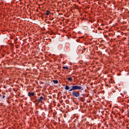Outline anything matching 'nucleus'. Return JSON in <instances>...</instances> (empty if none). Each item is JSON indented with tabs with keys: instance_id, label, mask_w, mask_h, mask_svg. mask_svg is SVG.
<instances>
[{
	"instance_id": "obj_3",
	"label": "nucleus",
	"mask_w": 129,
	"mask_h": 129,
	"mask_svg": "<svg viewBox=\"0 0 129 129\" xmlns=\"http://www.w3.org/2000/svg\"><path fill=\"white\" fill-rule=\"evenodd\" d=\"M43 100H44V98L43 97H40L39 98H38V102L42 103L43 102Z\"/></svg>"
},
{
	"instance_id": "obj_7",
	"label": "nucleus",
	"mask_w": 129,
	"mask_h": 129,
	"mask_svg": "<svg viewBox=\"0 0 129 129\" xmlns=\"http://www.w3.org/2000/svg\"><path fill=\"white\" fill-rule=\"evenodd\" d=\"M53 82L54 83V84H58V80H53Z\"/></svg>"
},
{
	"instance_id": "obj_10",
	"label": "nucleus",
	"mask_w": 129,
	"mask_h": 129,
	"mask_svg": "<svg viewBox=\"0 0 129 129\" xmlns=\"http://www.w3.org/2000/svg\"><path fill=\"white\" fill-rule=\"evenodd\" d=\"M5 97H6V96H3V98H5Z\"/></svg>"
},
{
	"instance_id": "obj_9",
	"label": "nucleus",
	"mask_w": 129,
	"mask_h": 129,
	"mask_svg": "<svg viewBox=\"0 0 129 129\" xmlns=\"http://www.w3.org/2000/svg\"><path fill=\"white\" fill-rule=\"evenodd\" d=\"M62 68H63V69H69V68H68L67 66L63 67Z\"/></svg>"
},
{
	"instance_id": "obj_5",
	"label": "nucleus",
	"mask_w": 129,
	"mask_h": 129,
	"mask_svg": "<svg viewBox=\"0 0 129 129\" xmlns=\"http://www.w3.org/2000/svg\"><path fill=\"white\" fill-rule=\"evenodd\" d=\"M67 79L70 81V82H72L73 81V79L72 77H68Z\"/></svg>"
},
{
	"instance_id": "obj_2",
	"label": "nucleus",
	"mask_w": 129,
	"mask_h": 129,
	"mask_svg": "<svg viewBox=\"0 0 129 129\" xmlns=\"http://www.w3.org/2000/svg\"><path fill=\"white\" fill-rule=\"evenodd\" d=\"M72 95L75 97H79L80 96V93L79 91H75L72 93Z\"/></svg>"
},
{
	"instance_id": "obj_8",
	"label": "nucleus",
	"mask_w": 129,
	"mask_h": 129,
	"mask_svg": "<svg viewBox=\"0 0 129 129\" xmlns=\"http://www.w3.org/2000/svg\"><path fill=\"white\" fill-rule=\"evenodd\" d=\"M65 89L66 90H69V86H66Z\"/></svg>"
},
{
	"instance_id": "obj_4",
	"label": "nucleus",
	"mask_w": 129,
	"mask_h": 129,
	"mask_svg": "<svg viewBox=\"0 0 129 129\" xmlns=\"http://www.w3.org/2000/svg\"><path fill=\"white\" fill-rule=\"evenodd\" d=\"M34 95H35L34 92H29L28 93V96H29V97H31V96H34Z\"/></svg>"
},
{
	"instance_id": "obj_11",
	"label": "nucleus",
	"mask_w": 129,
	"mask_h": 129,
	"mask_svg": "<svg viewBox=\"0 0 129 129\" xmlns=\"http://www.w3.org/2000/svg\"><path fill=\"white\" fill-rule=\"evenodd\" d=\"M98 29H99V30H100V29H101V28H98Z\"/></svg>"
},
{
	"instance_id": "obj_6",
	"label": "nucleus",
	"mask_w": 129,
	"mask_h": 129,
	"mask_svg": "<svg viewBox=\"0 0 129 129\" xmlns=\"http://www.w3.org/2000/svg\"><path fill=\"white\" fill-rule=\"evenodd\" d=\"M45 15L46 16H49V15H50V11H47L46 13H45Z\"/></svg>"
},
{
	"instance_id": "obj_1",
	"label": "nucleus",
	"mask_w": 129,
	"mask_h": 129,
	"mask_svg": "<svg viewBox=\"0 0 129 129\" xmlns=\"http://www.w3.org/2000/svg\"><path fill=\"white\" fill-rule=\"evenodd\" d=\"M74 90H83V87L81 86H72L70 88L69 91H73Z\"/></svg>"
}]
</instances>
